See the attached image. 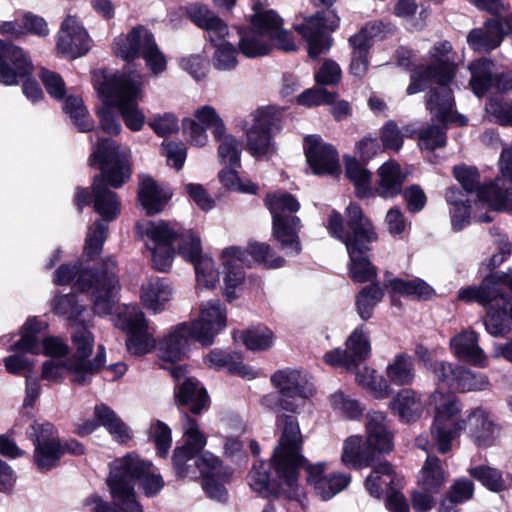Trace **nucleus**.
Returning a JSON list of instances; mask_svg holds the SVG:
<instances>
[{"label":"nucleus","mask_w":512,"mask_h":512,"mask_svg":"<svg viewBox=\"0 0 512 512\" xmlns=\"http://www.w3.org/2000/svg\"><path fill=\"white\" fill-rule=\"evenodd\" d=\"M91 168L99 171L90 187L77 186L73 205L78 213L92 207L102 221L113 222L121 214L122 201L115 191L128 183L133 175L131 151L110 137L99 138L88 158Z\"/></svg>","instance_id":"1"},{"label":"nucleus","mask_w":512,"mask_h":512,"mask_svg":"<svg viewBox=\"0 0 512 512\" xmlns=\"http://www.w3.org/2000/svg\"><path fill=\"white\" fill-rule=\"evenodd\" d=\"M275 425L279 437L270 462L259 461L249 472L250 487L265 498H279L283 486L296 489L301 467L307 464L297 417L278 414Z\"/></svg>","instance_id":"2"},{"label":"nucleus","mask_w":512,"mask_h":512,"mask_svg":"<svg viewBox=\"0 0 512 512\" xmlns=\"http://www.w3.org/2000/svg\"><path fill=\"white\" fill-rule=\"evenodd\" d=\"M344 218L333 209L327 221L329 235L345 244L349 262L348 276L354 283H367L377 276V269L370 261L367 253L371 244L378 239L372 221L364 215L357 202H350L345 209Z\"/></svg>","instance_id":"3"},{"label":"nucleus","mask_w":512,"mask_h":512,"mask_svg":"<svg viewBox=\"0 0 512 512\" xmlns=\"http://www.w3.org/2000/svg\"><path fill=\"white\" fill-rule=\"evenodd\" d=\"M429 64L420 66L412 76V81L407 88L408 94L421 91L427 80L434 79L439 87L430 92L427 101L432 119H436L444 125L453 123L457 126H465L468 119L453 111L454 99L447 84L453 79L455 72V59L452 46L444 41L435 44L428 55Z\"/></svg>","instance_id":"4"},{"label":"nucleus","mask_w":512,"mask_h":512,"mask_svg":"<svg viewBox=\"0 0 512 512\" xmlns=\"http://www.w3.org/2000/svg\"><path fill=\"white\" fill-rule=\"evenodd\" d=\"M53 282L57 286H68L90 296L94 313L110 315L114 308L113 292L119 286L118 262L114 256L85 266L78 259L73 263H62L54 272Z\"/></svg>","instance_id":"5"},{"label":"nucleus","mask_w":512,"mask_h":512,"mask_svg":"<svg viewBox=\"0 0 512 512\" xmlns=\"http://www.w3.org/2000/svg\"><path fill=\"white\" fill-rule=\"evenodd\" d=\"M365 432V440L360 435H352L344 441L341 461L346 467L353 469L373 467L365 480V487L371 496L380 499L383 494L381 480L384 475V461L380 460L384 454L383 412L368 411Z\"/></svg>","instance_id":"6"},{"label":"nucleus","mask_w":512,"mask_h":512,"mask_svg":"<svg viewBox=\"0 0 512 512\" xmlns=\"http://www.w3.org/2000/svg\"><path fill=\"white\" fill-rule=\"evenodd\" d=\"M153 464L138 456L127 454L111 467L107 485L112 498L122 502L126 512H143L134 490L138 481L139 489L148 497L157 496L165 486L160 474L151 472Z\"/></svg>","instance_id":"7"},{"label":"nucleus","mask_w":512,"mask_h":512,"mask_svg":"<svg viewBox=\"0 0 512 512\" xmlns=\"http://www.w3.org/2000/svg\"><path fill=\"white\" fill-rule=\"evenodd\" d=\"M345 345V349L338 347L327 351L323 356L324 363L333 368H344L356 373L359 386L367 390L373 398L384 399L383 376H379L376 370L368 367L358 371L359 366L369 358L371 351L370 342L362 330L356 328L347 338Z\"/></svg>","instance_id":"8"},{"label":"nucleus","mask_w":512,"mask_h":512,"mask_svg":"<svg viewBox=\"0 0 512 512\" xmlns=\"http://www.w3.org/2000/svg\"><path fill=\"white\" fill-rule=\"evenodd\" d=\"M248 255L252 257L254 262L263 265L267 269L281 268L286 263L282 256L273 257L274 252L266 242L249 241L246 249L237 246L225 248L221 254L225 273L224 296L230 303L238 298L236 288L243 283L245 278L242 264Z\"/></svg>","instance_id":"9"},{"label":"nucleus","mask_w":512,"mask_h":512,"mask_svg":"<svg viewBox=\"0 0 512 512\" xmlns=\"http://www.w3.org/2000/svg\"><path fill=\"white\" fill-rule=\"evenodd\" d=\"M434 407V419L431 435L438 451L445 454L451 450V443L467 428L465 418L461 417L462 404L454 396L435 391L429 399Z\"/></svg>","instance_id":"10"},{"label":"nucleus","mask_w":512,"mask_h":512,"mask_svg":"<svg viewBox=\"0 0 512 512\" xmlns=\"http://www.w3.org/2000/svg\"><path fill=\"white\" fill-rule=\"evenodd\" d=\"M116 55L130 63L142 57L146 66L154 75H159L167 69V60L158 47L154 34L145 26L137 25L126 35Z\"/></svg>","instance_id":"11"},{"label":"nucleus","mask_w":512,"mask_h":512,"mask_svg":"<svg viewBox=\"0 0 512 512\" xmlns=\"http://www.w3.org/2000/svg\"><path fill=\"white\" fill-rule=\"evenodd\" d=\"M458 299L466 302L476 301L488 306L485 328L492 336H503L507 333L506 306L502 310L500 304L506 305V297L494 287L491 275L486 277L480 286H470L458 292Z\"/></svg>","instance_id":"12"},{"label":"nucleus","mask_w":512,"mask_h":512,"mask_svg":"<svg viewBox=\"0 0 512 512\" xmlns=\"http://www.w3.org/2000/svg\"><path fill=\"white\" fill-rule=\"evenodd\" d=\"M282 108L267 106L259 108L254 124L247 131V149L254 157L265 156L272 145V134L282 129Z\"/></svg>","instance_id":"13"},{"label":"nucleus","mask_w":512,"mask_h":512,"mask_svg":"<svg viewBox=\"0 0 512 512\" xmlns=\"http://www.w3.org/2000/svg\"><path fill=\"white\" fill-rule=\"evenodd\" d=\"M253 10L249 17L250 27L271 41L277 50L285 53L297 51L293 33L283 27L284 20L275 10L262 9L260 3L255 4Z\"/></svg>","instance_id":"14"},{"label":"nucleus","mask_w":512,"mask_h":512,"mask_svg":"<svg viewBox=\"0 0 512 512\" xmlns=\"http://www.w3.org/2000/svg\"><path fill=\"white\" fill-rule=\"evenodd\" d=\"M271 383L279 391L276 405L285 411L297 413L299 405L297 399H306L312 395V384L301 371L285 368L274 372L270 378Z\"/></svg>","instance_id":"15"},{"label":"nucleus","mask_w":512,"mask_h":512,"mask_svg":"<svg viewBox=\"0 0 512 512\" xmlns=\"http://www.w3.org/2000/svg\"><path fill=\"white\" fill-rule=\"evenodd\" d=\"M143 76L136 70L116 73L102 82L98 93L106 105L117 107L138 102L142 96Z\"/></svg>","instance_id":"16"},{"label":"nucleus","mask_w":512,"mask_h":512,"mask_svg":"<svg viewBox=\"0 0 512 512\" xmlns=\"http://www.w3.org/2000/svg\"><path fill=\"white\" fill-rule=\"evenodd\" d=\"M30 54L15 43L0 38V84L17 86L34 73Z\"/></svg>","instance_id":"17"},{"label":"nucleus","mask_w":512,"mask_h":512,"mask_svg":"<svg viewBox=\"0 0 512 512\" xmlns=\"http://www.w3.org/2000/svg\"><path fill=\"white\" fill-rule=\"evenodd\" d=\"M501 176L480 191L489 208L501 211L512 207V148H505L499 159Z\"/></svg>","instance_id":"18"},{"label":"nucleus","mask_w":512,"mask_h":512,"mask_svg":"<svg viewBox=\"0 0 512 512\" xmlns=\"http://www.w3.org/2000/svg\"><path fill=\"white\" fill-rule=\"evenodd\" d=\"M199 473L202 477V488L205 494L213 500L226 502L228 491L225 484L229 483L232 471L223 467L222 460L210 452L198 459Z\"/></svg>","instance_id":"19"},{"label":"nucleus","mask_w":512,"mask_h":512,"mask_svg":"<svg viewBox=\"0 0 512 512\" xmlns=\"http://www.w3.org/2000/svg\"><path fill=\"white\" fill-rule=\"evenodd\" d=\"M306 162L313 174L318 176L338 175L341 172L337 149L324 143L318 135H308L304 139Z\"/></svg>","instance_id":"20"},{"label":"nucleus","mask_w":512,"mask_h":512,"mask_svg":"<svg viewBox=\"0 0 512 512\" xmlns=\"http://www.w3.org/2000/svg\"><path fill=\"white\" fill-rule=\"evenodd\" d=\"M303 225L296 215L274 213L272 218L271 240L286 255L298 256L302 252L300 231Z\"/></svg>","instance_id":"21"},{"label":"nucleus","mask_w":512,"mask_h":512,"mask_svg":"<svg viewBox=\"0 0 512 512\" xmlns=\"http://www.w3.org/2000/svg\"><path fill=\"white\" fill-rule=\"evenodd\" d=\"M189 324L198 334V342L210 346L227 325L226 308L220 300H210L202 305L200 319Z\"/></svg>","instance_id":"22"},{"label":"nucleus","mask_w":512,"mask_h":512,"mask_svg":"<svg viewBox=\"0 0 512 512\" xmlns=\"http://www.w3.org/2000/svg\"><path fill=\"white\" fill-rule=\"evenodd\" d=\"M198 342V334L187 322L176 325L174 330L159 343L160 358L164 362L175 364L187 357L190 346Z\"/></svg>","instance_id":"23"},{"label":"nucleus","mask_w":512,"mask_h":512,"mask_svg":"<svg viewBox=\"0 0 512 512\" xmlns=\"http://www.w3.org/2000/svg\"><path fill=\"white\" fill-rule=\"evenodd\" d=\"M91 38L85 28L67 16L60 27L56 42L57 49L71 59L87 54L91 48Z\"/></svg>","instance_id":"24"},{"label":"nucleus","mask_w":512,"mask_h":512,"mask_svg":"<svg viewBox=\"0 0 512 512\" xmlns=\"http://www.w3.org/2000/svg\"><path fill=\"white\" fill-rule=\"evenodd\" d=\"M508 32L512 33V14L488 20L482 27L473 29L467 35V42L473 50L486 52L497 48Z\"/></svg>","instance_id":"25"},{"label":"nucleus","mask_w":512,"mask_h":512,"mask_svg":"<svg viewBox=\"0 0 512 512\" xmlns=\"http://www.w3.org/2000/svg\"><path fill=\"white\" fill-rule=\"evenodd\" d=\"M320 19L317 16L306 17L303 23L295 26V30L308 44L309 57L314 60L327 53L333 44L330 35L333 31L330 30L329 24L319 22Z\"/></svg>","instance_id":"26"},{"label":"nucleus","mask_w":512,"mask_h":512,"mask_svg":"<svg viewBox=\"0 0 512 512\" xmlns=\"http://www.w3.org/2000/svg\"><path fill=\"white\" fill-rule=\"evenodd\" d=\"M174 401L178 408H187L193 415H201L211 404L206 388L195 377H187L175 387Z\"/></svg>","instance_id":"27"},{"label":"nucleus","mask_w":512,"mask_h":512,"mask_svg":"<svg viewBox=\"0 0 512 512\" xmlns=\"http://www.w3.org/2000/svg\"><path fill=\"white\" fill-rule=\"evenodd\" d=\"M175 243H177L176 253L194 266L197 280L207 281V272L204 268L207 261L203 257L200 236L192 229L181 226Z\"/></svg>","instance_id":"28"},{"label":"nucleus","mask_w":512,"mask_h":512,"mask_svg":"<svg viewBox=\"0 0 512 512\" xmlns=\"http://www.w3.org/2000/svg\"><path fill=\"white\" fill-rule=\"evenodd\" d=\"M171 199L150 175H143L139 179L137 201L145 211L146 216L161 213Z\"/></svg>","instance_id":"29"},{"label":"nucleus","mask_w":512,"mask_h":512,"mask_svg":"<svg viewBox=\"0 0 512 512\" xmlns=\"http://www.w3.org/2000/svg\"><path fill=\"white\" fill-rule=\"evenodd\" d=\"M453 354L476 366H486V356L478 345V335L471 330H464L450 340Z\"/></svg>","instance_id":"30"},{"label":"nucleus","mask_w":512,"mask_h":512,"mask_svg":"<svg viewBox=\"0 0 512 512\" xmlns=\"http://www.w3.org/2000/svg\"><path fill=\"white\" fill-rule=\"evenodd\" d=\"M238 51L246 58H260L270 55L276 46L249 25L238 28Z\"/></svg>","instance_id":"31"},{"label":"nucleus","mask_w":512,"mask_h":512,"mask_svg":"<svg viewBox=\"0 0 512 512\" xmlns=\"http://www.w3.org/2000/svg\"><path fill=\"white\" fill-rule=\"evenodd\" d=\"M172 296V288L168 278H151L141 286V301L144 307L160 312Z\"/></svg>","instance_id":"32"},{"label":"nucleus","mask_w":512,"mask_h":512,"mask_svg":"<svg viewBox=\"0 0 512 512\" xmlns=\"http://www.w3.org/2000/svg\"><path fill=\"white\" fill-rule=\"evenodd\" d=\"M94 416L99 426H103L116 442L126 444L132 439L129 427L108 405H96Z\"/></svg>","instance_id":"33"},{"label":"nucleus","mask_w":512,"mask_h":512,"mask_svg":"<svg viewBox=\"0 0 512 512\" xmlns=\"http://www.w3.org/2000/svg\"><path fill=\"white\" fill-rule=\"evenodd\" d=\"M189 19L199 28L208 31L217 40H224L228 35V26L218 15L209 10L206 5L195 4L188 11Z\"/></svg>","instance_id":"34"},{"label":"nucleus","mask_w":512,"mask_h":512,"mask_svg":"<svg viewBox=\"0 0 512 512\" xmlns=\"http://www.w3.org/2000/svg\"><path fill=\"white\" fill-rule=\"evenodd\" d=\"M404 478L393 466L386 463V509L391 512H410L408 501L401 490Z\"/></svg>","instance_id":"35"},{"label":"nucleus","mask_w":512,"mask_h":512,"mask_svg":"<svg viewBox=\"0 0 512 512\" xmlns=\"http://www.w3.org/2000/svg\"><path fill=\"white\" fill-rule=\"evenodd\" d=\"M205 363L216 370L226 369L231 375L245 377L251 370L249 366L243 363V357L235 351H225L222 349H213L205 357Z\"/></svg>","instance_id":"36"},{"label":"nucleus","mask_w":512,"mask_h":512,"mask_svg":"<svg viewBox=\"0 0 512 512\" xmlns=\"http://www.w3.org/2000/svg\"><path fill=\"white\" fill-rule=\"evenodd\" d=\"M239 340L248 351L264 352L274 346L276 336L268 326L258 323L239 331Z\"/></svg>","instance_id":"37"},{"label":"nucleus","mask_w":512,"mask_h":512,"mask_svg":"<svg viewBox=\"0 0 512 512\" xmlns=\"http://www.w3.org/2000/svg\"><path fill=\"white\" fill-rule=\"evenodd\" d=\"M465 420L469 434L477 445H487L493 440L495 425L485 409H472Z\"/></svg>","instance_id":"38"},{"label":"nucleus","mask_w":512,"mask_h":512,"mask_svg":"<svg viewBox=\"0 0 512 512\" xmlns=\"http://www.w3.org/2000/svg\"><path fill=\"white\" fill-rule=\"evenodd\" d=\"M44 323L36 316H30L20 328V339L10 345V350L21 354H38V335L43 330Z\"/></svg>","instance_id":"39"},{"label":"nucleus","mask_w":512,"mask_h":512,"mask_svg":"<svg viewBox=\"0 0 512 512\" xmlns=\"http://www.w3.org/2000/svg\"><path fill=\"white\" fill-rule=\"evenodd\" d=\"M76 330L71 334V342L75 349V352L66 358V361H77L76 365H73L74 370L83 368L87 358L93 353L94 348V335L88 330L85 322L83 324H77Z\"/></svg>","instance_id":"40"},{"label":"nucleus","mask_w":512,"mask_h":512,"mask_svg":"<svg viewBox=\"0 0 512 512\" xmlns=\"http://www.w3.org/2000/svg\"><path fill=\"white\" fill-rule=\"evenodd\" d=\"M181 226L167 220L148 221L144 234L156 247H174Z\"/></svg>","instance_id":"41"},{"label":"nucleus","mask_w":512,"mask_h":512,"mask_svg":"<svg viewBox=\"0 0 512 512\" xmlns=\"http://www.w3.org/2000/svg\"><path fill=\"white\" fill-rule=\"evenodd\" d=\"M448 474L441 466L439 458L428 456L418 476V484L421 489L438 493L444 486Z\"/></svg>","instance_id":"42"},{"label":"nucleus","mask_w":512,"mask_h":512,"mask_svg":"<svg viewBox=\"0 0 512 512\" xmlns=\"http://www.w3.org/2000/svg\"><path fill=\"white\" fill-rule=\"evenodd\" d=\"M85 310L86 307L79 303L78 295L73 292L56 294L52 300L53 313L58 316H67L71 327L85 322L84 319H81Z\"/></svg>","instance_id":"43"},{"label":"nucleus","mask_w":512,"mask_h":512,"mask_svg":"<svg viewBox=\"0 0 512 512\" xmlns=\"http://www.w3.org/2000/svg\"><path fill=\"white\" fill-rule=\"evenodd\" d=\"M345 175L353 183L357 198L365 199L373 195L371 188L372 174L356 158L352 157L345 160Z\"/></svg>","instance_id":"44"},{"label":"nucleus","mask_w":512,"mask_h":512,"mask_svg":"<svg viewBox=\"0 0 512 512\" xmlns=\"http://www.w3.org/2000/svg\"><path fill=\"white\" fill-rule=\"evenodd\" d=\"M390 409L401 420L409 422L420 416L422 403L416 392L410 389H403L390 402Z\"/></svg>","instance_id":"45"},{"label":"nucleus","mask_w":512,"mask_h":512,"mask_svg":"<svg viewBox=\"0 0 512 512\" xmlns=\"http://www.w3.org/2000/svg\"><path fill=\"white\" fill-rule=\"evenodd\" d=\"M494 64L491 60L482 58L469 65L471 72L470 85L477 96H482L496 81Z\"/></svg>","instance_id":"46"},{"label":"nucleus","mask_w":512,"mask_h":512,"mask_svg":"<svg viewBox=\"0 0 512 512\" xmlns=\"http://www.w3.org/2000/svg\"><path fill=\"white\" fill-rule=\"evenodd\" d=\"M384 289L378 282L364 286L355 296L356 311L363 321L369 320L374 308L382 301Z\"/></svg>","instance_id":"47"},{"label":"nucleus","mask_w":512,"mask_h":512,"mask_svg":"<svg viewBox=\"0 0 512 512\" xmlns=\"http://www.w3.org/2000/svg\"><path fill=\"white\" fill-rule=\"evenodd\" d=\"M61 458L60 441L38 444L34 447L33 463L42 473L59 467Z\"/></svg>","instance_id":"48"},{"label":"nucleus","mask_w":512,"mask_h":512,"mask_svg":"<svg viewBox=\"0 0 512 512\" xmlns=\"http://www.w3.org/2000/svg\"><path fill=\"white\" fill-rule=\"evenodd\" d=\"M63 110L69 115L79 132H90L94 128V121L84 105L80 96L69 95L65 98Z\"/></svg>","instance_id":"49"},{"label":"nucleus","mask_w":512,"mask_h":512,"mask_svg":"<svg viewBox=\"0 0 512 512\" xmlns=\"http://www.w3.org/2000/svg\"><path fill=\"white\" fill-rule=\"evenodd\" d=\"M446 201L453 208L451 224L454 231H460L469 223V206L466 205L465 195L457 188H449L446 192Z\"/></svg>","instance_id":"50"},{"label":"nucleus","mask_w":512,"mask_h":512,"mask_svg":"<svg viewBox=\"0 0 512 512\" xmlns=\"http://www.w3.org/2000/svg\"><path fill=\"white\" fill-rule=\"evenodd\" d=\"M206 454L198 456L182 446H176L173 450L171 461L174 473L177 478H185L199 471L198 459Z\"/></svg>","instance_id":"51"},{"label":"nucleus","mask_w":512,"mask_h":512,"mask_svg":"<svg viewBox=\"0 0 512 512\" xmlns=\"http://www.w3.org/2000/svg\"><path fill=\"white\" fill-rule=\"evenodd\" d=\"M210 43L216 50L213 55V65L215 69L226 71L234 69L237 64V53L238 47L236 48L230 42L219 43L221 40H217V37L209 35Z\"/></svg>","instance_id":"52"},{"label":"nucleus","mask_w":512,"mask_h":512,"mask_svg":"<svg viewBox=\"0 0 512 512\" xmlns=\"http://www.w3.org/2000/svg\"><path fill=\"white\" fill-rule=\"evenodd\" d=\"M390 287L393 293L413 296L417 299L426 300L434 294L433 288L421 279L401 280L393 279L386 283V288Z\"/></svg>","instance_id":"53"},{"label":"nucleus","mask_w":512,"mask_h":512,"mask_svg":"<svg viewBox=\"0 0 512 512\" xmlns=\"http://www.w3.org/2000/svg\"><path fill=\"white\" fill-rule=\"evenodd\" d=\"M218 142L220 143L217 149L219 162L230 167H241V142L231 134H224Z\"/></svg>","instance_id":"54"},{"label":"nucleus","mask_w":512,"mask_h":512,"mask_svg":"<svg viewBox=\"0 0 512 512\" xmlns=\"http://www.w3.org/2000/svg\"><path fill=\"white\" fill-rule=\"evenodd\" d=\"M194 118L205 128L212 129L215 141H220L226 131L225 124L216 112L215 108L210 105L202 106L194 111Z\"/></svg>","instance_id":"55"},{"label":"nucleus","mask_w":512,"mask_h":512,"mask_svg":"<svg viewBox=\"0 0 512 512\" xmlns=\"http://www.w3.org/2000/svg\"><path fill=\"white\" fill-rule=\"evenodd\" d=\"M264 202L272 216L274 213L293 215L300 209L297 198L288 192L267 194Z\"/></svg>","instance_id":"56"},{"label":"nucleus","mask_w":512,"mask_h":512,"mask_svg":"<svg viewBox=\"0 0 512 512\" xmlns=\"http://www.w3.org/2000/svg\"><path fill=\"white\" fill-rule=\"evenodd\" d=\"M149 440L156 448V454L160 458H167L172 445V432L170 427L161 420H156L149 429Z\"/></svg>","instance_id":"57"},{"label":"nucleus","mask_w":512,"mask_h":512,"mask_svg":"<svg viewBox=\"0 0 512 512\" xmlns=\"http://www.w3.org/2000/svg\"><path fill=\"white\" fill-rule=\"evenodd\" d=\"M386 370L391 381L396 384H408L414 378V366L409 356L398 355Z\"/></svg>","instance_id":"58"},{"label":"nucleus","mask_w":512,"mask_h":512,"mask_svg":"<svg viewBox=\"0 0 512 512\" xmlns=\"http://www.w3.org/2000/svg\"><path fill=\"white\" fill-rule=\"evenodd\" d=\"M26 434L34 447L38 444L60 441L58 429L49 421L38 422L35 420L27 429Z\"/></svg>","instance_id":"59"},{"label":"nucleus","mask_w":512,"mask_h":512,"mask_svg":"<svg viewBox=\"0 0 512 512\" xmlns=\"http://www.w3.org/2000/svg\"><path fill=\"white\" fill-rule=\"evenodd\" d=\"M349 45L352 48L349 72L355 78L362 79L368 71L371 48L358 42H349Z\"/></svg>","instance_id":"60"},{"label":"nucleus","mask_w":512,"mask_h":512,"mask_svg":"<svg viewBox=\"0 0 512 512\" xmlns=\"http://www.w3.org/2000/svg\"><path fill=\"white\" fill-rule=\"evenodd\" d=\"M469 473L491 491L498 492L504 488L502 473L495 468L482 465L470 468Z\"/></svg>","instance_id":"61"},{"label":"nucleus","mask_w":512,"mask_h":512,"mask_svg":"<svg viewBox=\"0 0 512 512\" xmlns=\"http://www.w3.org/2000/svg\"><path fill=\"white\" fill-rule=\"evenodd\" d=\"M338 97V93L330 92L322 87H314L304 90L297 97V103L305 107H313L332 104Z\"/></svg>","instance_id":"62"},{"label":"nucleus","mask_w":512,"mask_h":512,"mask_svg":"<svg viewBox=\"0 0 512 512\" xmlns=\"http://www.w3.org/2000/svg\"><path fill=\"white\" fill-rule=\"evenodd\" d=\"M407 169H402L396 161L386 162V197L394 196L402 191V186L409 175Z\"/></svg>","instance_id":"63"},{"label":"nucleus","mask_w":512,"mask_h":512,"mask_svg":"<svg viewBox=\"0 0 512 512\" xmlns=\"http://www.w3.org/2000/svg\"><path fill=\"white\" fill-rule=\"evenodd\" d=\"M38 76L50 97L55 100H62L65 98L66 84L59 73L47 68H42L39 71Z\"/></svg>","instance_id":"64"}]
</instances>
